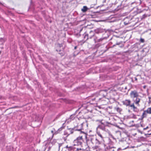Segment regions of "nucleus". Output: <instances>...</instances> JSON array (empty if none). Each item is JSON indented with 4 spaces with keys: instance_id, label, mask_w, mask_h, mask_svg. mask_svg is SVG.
<instances>
[{
    "instance_id": "obj_27",
    "label": "nucleus",
    "mask_w": 151,
    "mask_h": 151,
    "mask_svg": "<svg viewBox=\"0 0 151 151\" xmlns=\"http://www.w3.org/2000/svg\"><path fill=\"white\" fill-rule=\"evenodd\" d=\"M149 102H148L149 103H150L151 102V101H150V99L151 98L150 97H149Z\"/></svg>"
},
{
    "instance_id": "obj_25",
    "label": "nucleus",
    "mask_w": 151,
    "mask_h": 151,
    "mask_svg": "<svg viewBox=\"0 0 151 151\" xmlns=\"http://www.w3.org/2000/svg\"><path fill=\"white\" fill-rule=\"evenodd\" d=\"M132 118H134V119L136 118V116L134 114H132Z\"/></svg>"
},
{
    "instance_id": "obj_5",
    "label": "nucleus",
    "mask_w": 151,
    "mask_h": 151,
    "mask_svg": "<svg viewBox=\"0 0 151 151\" xmlns=\"http://www.w3.org/2000/svg\"><path fill=\"white\" fill-rule=\"evenodd\" d=\"M108 127V126L107 125L104 126L103 124L101 123V124L99 125L97 128H99L103 131L108 132L109 131L107 128Z\"/></svg>"
},
{
    "instance_id": "obj_26",
    "label": "nucleus",
    "mask_w": 151,
    "mask_h": 151,
    "mask_svg": "<svg viewBox=\"0 0 151 151\" xmlns=\"http://www.w3.org/2000/svg\"><path fill=\"white\" fill-rule=\"evenodd\" d=\"M63 127H61V128H59V129H58V131H60L62 129H63Z\"/></svg>"
},
{
    "instance_id": "obj_4",
    "label": "nucleus",
    "mask_w": 151,
    "mask_h": 151,
    "mask_svg": "<svg viewBox=\"0 0 151 151\" xmlns=\"http://www.w3.org/2000/svg\"><path fill=\"white\" fill-rule=\"evenodd\" d=\"M130 96L131 98L134 99V98L138 97L139 95L137 91L134 90L131 92L130 93Z\"/></svg>"
},
{
    "instance_id": "obj_7",
    "label": "nucleus",
    "mask_w": 151,
    "mask_h": 151,
    "mask_svg": "<svg viewBox=\"0 0 151 151\" xmlns=\"http://www.w3.org/2000/svg\"><path fill=\"white\" fill-rule=\"evenodd\" d=\"M140 99L138 97L136 98L135 99H134V103L138 106H139V102H140Z\"/></svg>"
},
{
    "instance_id": "obj_36",
    "label": "nucleus",
    "mask_w": 151,
    "mask_h": 151,
    "mask_svg": "<svg viewBox=\"0 0 151 151\" xmlns=\"http://www.w3.org/2000/svg\"><path fill=\"white\" fill-rule=\"evenodd\" d=\"M51 143H52V144H53V142H52Z\"/></svg>"
},
{
    "instance_id": "obj_28",
    "label": "nucleus",
    "mask_w": 151,
    "mask_h": 151,
    "mask_svg": "<svg viewBox=\"0 0 151 151\" xmlns=\"http://www.w3.org/2000/svg\"><path fill=\"white\" fill-rule=\"evenodd\" d=\"M70 118L71 119H73V115H71L70 117Z\"/></svg>"
},
{
    "instance_id": "obj_29",
    "label": "nucleus",
    "mask_w": 151,
    "mask_h": 151,
    "mask_svg": "<svg viewBox=\"0 0 151 151\" xmlns=\"http://www.w3.org/2000/svg\"><path fill=\"white\" fill-rule=\"evenodd\" d=\"M148 127H147L146 128H144V130H145L146 129H147L148 128Z\"/></svg>"
},
{
    "instance_id": "obj_34",
    "label": "nucleus",
    "mask_w": 151,
    "mask_h": 151,
    "mask_svg": "<svg viewBox=\"0 0 151 151\" xmlns=\"http://www.w3.org/2000/svg\"><path fill=\"white\" fill-rule=\"evenodd\" d=\"M128 112H130V110H128Z\"/></svg>"
},
{
    "instance_id": "obj_30",
    "label": "nucleus",
    "mask_w": 151,
    "mask_h": 151,
    "mask_svg": "<svg viewBox=\"0 0 151 151\" xmlns=\"http://www.w3.org/2000/svg\"><path fill=\"white\" fill-rule=\"evenodd\" d=\"M77 48V46H75V47H74V49H75V50Z\"/></svg>"
},
{
    "instance_id": "obj_14",
    "label": "nucleus",
    "mask_w": 151,
    "mask_h": 151,
    "mask_svg": "<svg viewBox=\"0 0 151 151\" xmlns=\"http://www.w3.org/2000/svg\"><path fill=\"white\" fill-rule=\"evenodd\" d=\"M103 40V38H100V39H98L97 37H96V38L94 39V40L95 43L96 42H100L102 40Z\"/></svg>"
},
{
    "instance_id": "obj_11",
    "label": "nucleus",
    "mask_w": 151,
    "mask_h": 151,
    "mask_svg": "<svg viewBox=\"0 0 151 151\" xmlns=\"http://www.w3.org/2000/svg\"><path fill=\"white\" fill-rule=\"evenodd\" d=\"M115 109L118 112H119L120 114L121 113V112L122 111V109L119 107H116L115 108Z\"/></svg>"
},
{
    "instance_id": "obj_23",
    "label": "nucleus",
    "mask_w": 151,
    "mask_h": 151,
    "mask_svg": "<svg viewBox=\"0 0 151 151\" xmlns=\"http://www.w3.org/2000/svg\"><path fill=\"white\" fill-rule=\"evenodd\" d=\"M140 41L141 42L143 43L145 42V40L143 38H140Z\"/></svg>"
},
{
    "instance_id": "obj_16",
    "label": "nucleus",
    "mask_w": 151,
    "mask_h": 151,
    "mask_svg": "<svg viewBox=\"0 0 151 151\" xmlns=\"http://www.w3.org/2000/svg\"><path fill=\"white\" fill-rule=\"evenodd\" d=\"M146 111L147 114H151V107L147 108V110Z\"/></svg>"
},
{
    "instance_id": "obj_21",
    "label": "nucleus",
    "mask_w": 151,
    "mask_h": 151,
    "mask_svg": "<svg viewBox=\"0 0 151 151\" xmlns=\"http://www.w3.org/2000/svg\"><path fill=\"white\" fill-rule=\"evenodd\" d=\"M97 134L101 138V139H103V137L101 134L99 132H97Z\"/></svg>"
},
{
    "instance_id": "obj_33",
    "label": "nucleus",
    "mask_w": 151,
    "mask_h": 151,
    "mask_svg": "<svg viewBox=\"0 0 151 151\" xmlns=\"http://www.w3.org/2000/svg\"><path fill=\"white\" fill-rule=\"evenodd\" d=\"M51 132H52V133H53V132H54V131H53V130H52V131H51Z\"/></svg>"
},
{
    "instance_id": "obj_32",
    "label": "nucleus",
    "mask_w": 151,
    "mask_h": 151,
    "mask_svg": "<svg viewBox=\"0 0 151 151\" xmlns=\"http://www.w3.org/2000/svg\"><path fill=\"white\" fill-rule=\"evenodd\" d=\"M81 150V148L79 149V148H77V150Z\"/></svg>"
},
{
    "instance_id": "obj_19",
    "label": "nucleus",
    "mask_w": 151,
    "mask_h": 151,
    "mask_svg": "<svg viewBox=\"0 0 151 151\" xmlns=\"http://www.w3.org/2000/svg\"><path fill=\"white\" fill-rule=\"evenodd\" d=\"M87 35H88V34H86L84 36V38L86 39V40H87L89 38V37L88 36H87Z\"/></svg>"
},
{
    "instance_id": "obj_18",
    "label": "nucleus",
    "mask_w": 151,
    "mask_h": 151,
    "mask_svg": "<svg viewBox=\"0 0 151 151\" xmlns=\"http://www.w3.org/2000/svg\"><path fill=\"white\" fill-rule=\"evenodd\" d=\"M64 135H66V137H68L70 133H69L68 130H67L64 132Z\"/></svg>"
},
{
    "instance_id": "obj_6",
    "label": "nucleus",
    "mask_w": 151,
    "mask_h": 151,
    "mask_svg": "<svg viewBox=\"0 0 151 151\" xmlns=\"http://www.w3.org/2000/svg\"><path fill=\"white\" fill-rule=\"evenodd\" d=\"M96 137L94 136H90L88 139H87V142H88L90 141L93 144L95 139H96Z\"/></svg>"
},
{
    "instance_id": "obj_10",
    "label": "nucleus",
    "mask_w": 151,
    "mask_h": 151,
    "mask_svg": "<svg viewBox=\"0 0 151 151\" xmlns=\"http://www.w3.org/2000/svg\"><path fill=\"white\" fill-rule=\"evenodd\" d=\"M68 151H73V147L72 146H69L67 145L65 147Z\"/></svg>"
},
{
    "instance_id": "obj_24",
    "label": "nucleus",
    "mask_w": 151,
    "mask_h": 151,
    "mask_svg": "<svg viewBox=\"0 0 151 151\" xmlns=\"http://www.w3.org/2000/svg\"><path fill=\"white\" fill-rule=\"evenodd\" d=\"M134 122V121H131V122H129V123L130 124H131L132 123V124H131V126H134V124H133Z\"/></svg>"
},
{
    "instance_id": "obj_37",
    "label": "nucleus",
    "mask_w": 151,
    "mask_h": 151,
    "mask_svg": "<svg viewBox=\"0 0 151 151\" xmlns=\"http://www.w3.org/2000/svg\"><path fill=\"white\" fill-rule=\"evenodd\" d=\"M126 148H127L126 147V148H125V149H126Z\"/></svg>"
},
{
    "instance_id": "obj_35",
    "label": "nucleus",
    "mask_w": 151,
    "mask_h": 151,
    "mask_svg": "<svg viewBox=\"0 0 151 151\" xmlns=\"http://www.w3.org/2000/svg\"><path fill=\"white\" fill-rule=\"evenodd\" d=\"M145 88V86H144V88Z\"/></svg>"
},
{
    "instance_id": "obj_22",
    "label": "nucleus",
    "mask_w": 151,
    "mask_h": 151,
    "mask_svg": "<svg viewBox=\"0 0 151 151\" xmlns=\"http://www.w3.org/2000/svg\"><path fill=\"white\" fill-rule=\"evenodd\" d=\"M94 148H95V149L93 150V151H100L99 150L97 149V148H98V146H96Z\"/></svg>"
},
{
    "instance_id": "obj_20",
    "label": "nucleus",
    "mask_w": 151,
    "mask_h": 151,
    "mask_svg": "<svg viewBox=\"0 0 151 151\" xmlns=\"http://www.w3.org/2000/svg\"><path fill=\"white\" fill-rule=\"evenodd\" d=\"M81 125L82 126V129L81 130V131H82V130H83V126H82V124H81L80 125H79V126H78V127H75V128H77L78 129H80V128H81Z\"/></svg>"
},
{
    "instance_id": "obj_9",
    "label": "nucleus",
    "mask_w": 151,
    "mask_h": 151,
    "mask_svg": "<svg viewBox=\"0 0 151 151\" xmlns=\"http://www.w3.org/2000/svg\"><path fill=\"white\" fill-rule=\"evenodd\" d=\"M101 141L96 137V139H95L93 144L97 146L101 143Z\"/></svg>"
},
{
    "instance_id": "obj_31",
    "label": "nucleus",
    "mask_w": 151,
    "mask_h": 151,
    "mask_svg": "<svg viewBox=\"0 0 151 151\" xmlns=\"http://www.w3.org/2000/svg\"><path fill=\"white\" fill-rule=\"evenodd\" d=\"M134 78L135 81H137V78L136 77H135Z\"/></svg>"
},
{
    "instance_id": "obj_8",
    "label": "nucleus",
    "mask_w": 151,
    "mask_h": 151,
    "mask_svg": "<svg viewBox=\"0 0 151 151\" xmlns=\"http://www.w3.org/2000/svg\"><path fill=\"white\" fill-rule=\"evenodd\" d=\"M95 35V32L94 31H91L89 33H88V36L89 37V38H91L93 37Z\"/></svg>"
},
{
    "instance_id": "obj_17",
    "label": "nucleus",
    "mask_w": 151,
    "mask_h": 151,
    "mask_svg": "<svg viewBox=\"0 0 151 151\" xmlns=\"http://www.w3.org/2000/svg\"><path fill=\"white\" fill-rule=\"evenodd\" d=\"M83 135H80L78 137H77L76 139V140L83 141V138H82Z\"/></svg>"
},
{
    "instance_id": "obj_15",
    "label": "nucleus",
    "mask_w": 151,
    "mask_h": 151,
    "mask_svg": "<svg viewBox=\"0 0 151 151\" xmlns=\"http://www.w3.org/2000/svg\"><path fill=\"white\" fill-rule=\"evenodd\" d=\"M88 9V8L86 6H83V8L81 9V11L83 12H86Z\"/></svg>"
},
{
    "instance_id": "obj_3",
    "label": "nucleus",
    "mask_w": 151,
    "mask_h": 151,
    "mask_svg": "<svg viewBox=\"0 0 151 151\" xmlns=\"http://www.w3.org/2000/svg\"><path fill=\"white\" fill-rule=\"evenodd\" d=\"M131 101L129 99H126L124 101H122V103L123 105H125L127 106H129L133 108V110L134 111H137V107L135 106L134 103L130 104Z\"/></svg>"
},
{
    "instance_id": "obj_2",
    "label": "nucleus",
    "mask_w": 151,
    "mask_h": 151,
    "mask_svg": "<svg viewBox=\"0 0 151 151\" xmlns=\"http://www.w3.org/2000/svg\"><path fill=\"white\" fill-rule=\"evenodd\" d=\"M81 128L80 129H78L77 128L69 129H68L67 130L68 132V133H70V134H72L74 132L77 131L78 132V134L83 135L87 139V134L84 132L81 131L82 129V127L81 125Z\"/></svg>"
},
{
    "instance_id": "obj_1",
    "label": "nucleus",
    "mask_w": 151,
    "mask_h": 151,
    "mask_svg": "<svg viewBox=\"0 0 151 151\" xmlns=\"http://www.w3.org/2000/svg\"><path fill=\"white\" fill-rule=\"evenodd\" d=\"M107 92L106 90H102L100 91L98 95L95 98L92 99L98 102L103 98H104L107 95Z\"/></svg>"
},
{
    "instance_id": "obj_12",
    "label": "nucleus",
    "mask_w": 151,
    "mask_h": 151,
    "mask_svg": "<svg viewBox=\"0 0 151 151\" xmlns=\"http://www.w3.org/2000/svg\"><path fill=\"white\" fill-rule=\"evenodd\" d=\"M147 113L146 112V111H144L141 116L142 118V119L146 117L147 116Z\"/></svg>"
},
{
    "instance_id": "obj_13",
    "label": "nucleus",
    "mask_w": 151,
    "mask_h": 151,
    "mask_svg": "<svg viewBox=\"0 0 151 151\" xmlns=\"http://www.w3.org/2000/svg\"><path fill=\"white\" fill-rule=\"evenodd\" d=\"M82 141H79L76 139L74 140V142L75 143H76L78 145H81Z\"/></svg>"
}]
</instances>
